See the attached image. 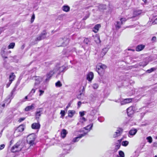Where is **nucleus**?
<instances>
[{"instance_id":"nucleus-1","label":"nucleus","mask_w":157,"mask_h":157,"mask_svg":"<svg viewBox=\"0 0 157 157\" xmlns=\"http://www.w3.org/2000/svg\"><path fill=\"white\" fill-rule=\"evenodd\" d=\"M24 143L21 142H17L11 148V151L13 152H15L21 151L23 148Z\"/></svg>"},{"instance_id":"nucleus-2","label":"nucleus","mask_w":157,"mask_h":157,"mask_svg":"<svg viewBox=\"0 0 157 157\" xmlns=\"http://www.w3.org/2000/svg\"><path fill=\"white\" fill-rule=\"evenodd\" d=\"M107 67L104 64L101 63L98 64L96 67V71L98 74L101 75L103 73L105 70L106 69Z\"/></svg>"},{"instance_id":"nucleus-3","label":"nucleus","mask_w":157,"mask_h":157,"mask_svg":"<svg viewBox=\"0 0 157 157\" xmlns=\"http://www.w3.org/2000/svg\"><path fill=\"white\" fill-rule=\"evenodd\" d=\"M36 136L34 133H32L28 135L27 137V142L30 146L35 144V140Z\"/></svg>"},{"instance_id":"nucleus-4","label":"nucleus","mask_w":157,"mask_h":157,"mask_svg":"<svg viewBox=\"0 0 157 157\" xmlns=\"http://www.w3.org/2000/svg\"><path fill=\"white\" fill-rule=\"evenodd\" d=\"M24 129V126L23 125H20L15 130L14 135L16 137L18 136L21 134V133L23 132Z\"/></svg>"},{"instance_id":"nucleus-5","label":"nucleus","mask_w":157,"mask_h":157,"mask_svg":"<svg viewBox=\"0 0 157 157\" xmlns=\"http://www.w3.org/2000/svg\"><path fill=\"white\" fill-rule=\"evenodd\" d=\"M69 41V39L64 37V38H60L59 40V42L60 44L59 46H65L68 44Z\"/></svg>"},{"instance_id":"nucleus-6","label":"nucleus","mask_w":157,"mask_h":157,"mask_svg":"<svg viewBox=\"0 0 157 157\" xmlns=\"http://www.w3.org/2000/svg\"><path fill=\"white\" fill-rule=\"evenodd\" d=\"M57 69H54L53 70L50 71L46 75V78L45 80V82L48 81L52 77L53 75L56 72Z\"/></svg>"},{"instance_id":"nucleus-7","label":"nucleus","mask_w":157,"mask_h":157,"mask_svg":"<svg viewBox=\"0 0 157 157\" xmlns=\"http://www.w3.org/2000/svg\"><path fill=\"white\" fill-rule=\"evenodd\" d=\"M34 79L35 81L34 83V87L36 88V87L42 82L43 78L40 77L36 76L34 77Z\"/></svg>"},{"instance_id":"nucleus-8","label":"nucleus","mask_w":157,"mask_h":157,"mask_svg":"<svg viewBox=\"0 0 157 157\" xmlns=\"http://www.w3.org/2000/svg\"><path fill=\"white\" fill-rule=\"evenodd\" d=\"M123 130L122 128H117L116 131L113 135L114 138H116L120 136L122 133Z\"/></svg>"},{"instance_id":"nucleus-9","label":"nucleus","mask_w":157,"mask_h":157,"mask_svg":"<svg viewBox=\"0 0 157 157\" xmlns=\"http://www.w3.org/2000/svg\"><path fill=\"white\" fill-rule=\"evenodd\" d=\"M86 133H85L83 134L80 135L74 138L73 139L71 143L73 144L74 143L78 142L80 139L82 138V137L85 136L86 135Z\"/></svg>"},{"instance_id":"nucleus-10","label":"nucleus","mask_w":157,"mask_h":157,"mask_svg":"<svg viewBox=\"0 0 157 157\" xmlns=\"http://www.w3.org/2000/svg\"><path fill=\"white\" fill-rule=\"evenodd\" d=\"M132 101V98H126L123 100L121 102V105H124L131 102Z\"/></svg>"},{"instance_id":"nucleus-11","label":"nucleus","mask_w":157,"mask_h":157,"mask_svg":"<svg viewBox=\"0 0 157 157\" xmlns=\"http://www.w3.org/2000/svg\"><path fill=\"white\" fill-rule=\"evenodd\" d=\"M127 113L128 115L130 116L134 114V111L132 107H130L127 109Z\"/></svg>"},{"instance_id":"nucleus-12","label":"nucleus","mask_w":157,"mask_h":157,"mask_svg":"<svg viewBox=\"0 0 157 157\" xmlns=\"http://www.w3.org/2000/svg\"><path fill=\"white\" fill-rule=\"evenodd\" d=\"M40 126L39 123H34L32 124L31 127L33 129H37L40 128Z\"/></svg>"},{"instance_id":"nucleus-13","label":"nucleus","mask_w":157,"mask_h":157,"mask_svg":"<svg viewBox=\"0 0 157 157\" xmlns=\"http://www.w3.org/2000/svg\"><path fill=\"white\" fill-rule=\"evenodd\" d=\"M94 78V74L92 72H90L87 75V79L89 81H91Z\"/></svg>"},{"instance_id":"nucleus-14","label":"nucleus","mask_w":157,"mask_h":157,"mask_svg":"<svg viewBox=\"0 0 157 157\" xmlns=\"http://www.w3.org/2000/svg\"><path fill=\"white\" fill-rule=\"evenodd\" d=\"M142 10L136 9L134 10L133 12V16L135 17L140 15L142 13Z\"/></svg>"},{"instance_id":"nucleus-15","label":"nucleus","mask_w":157,"mask_h":157,"mask_svg":"<svg viewBox=\"0 0 157 157\" xmlns=\"http://www.w3.org/2000/svg\"><path fill=\"white\" fill-rule=\"evenodd\" d=\"M67 134V132L65 129H63L61 132V136L62 138H64L66 135Z\"/></svg>"},{"instance_id":"nucleus-16","label":"nucleus","mask_w":157,"mask_h":157,"mask_svg":"<svg viewBox=\"0 0 157 157\" xmlns=\"http://www.w3.org/2000/svg\"><path fill=\"white\" fill-rule=\"evenodd\" d=\"M101 27L100 24L96 25L93 29V31L95 33H97L99 30V28Z\"/></svg>"},{"instance_id":"nucleus-17","label":"nucleus","mask_w":157,"mask_h":157,"mask_svg":"<svg viewBox=\"0 0 157 157\" xmlns=\"http://www.w3.org/2000/svg\"><path fill=\"white\" fill-rule=\"evenodd\" d=\"M145 46L143 44H140L138 45L136 48V50L137 51H140L142 50L144 48Z\"/></svg>"},{"instance_id":"nucleus-18","label":"nucleus","mask_w":157,"mask_h":157,"mask_svg":"<svg viewBox=\"0 0 157 157\" xmlns=\"http://www.w3.org/2000/svg\"><path fill=\"white\" fill-rule=\"evenodd\" d=\"M42 110L41 109H37L36 114V117L37 118H39L41 116V113L42 112Z\"/></svg>"},{"instance_id":"nucleus-19","label":"nucleus","mask_w":157,"mask_h":157,"mask_svg":"<svg viewBox=\"0 0 157 157\" xmlns=\"http://www.w3.org/2000/svg\"><path fill=\"white\" fill-rule=\"evenodd\" d=\"M35 104H33L31 105L28 106L25 109V110L26 111H30L32 109H33L34 108Z\"/></svg>"},{"instance_id":"nucleus-20","label":"nucleus","mask_w":157,"mask_h":157,"mask_svg":"<svg viewBox=\"0 0 157 157\" xmlns=\"http://www.w3.org/2000/svg\"><path fill=\"white\" fill-rule=\"evenodd\" d=\"M57 69L56 72L58 71H59V73H60L64 71L65 70L66 67L64 66H62L59 67L58 69L57 68H55Z\"/></svg>"},{"instance_id":"nucleus-21","label":"nucleus","mask_w":157,"mask_h":157,"mask_svg":"<svg viewBox=\"0 0 157 157\" xmlns=\"http://www.w3.org/2000/svg\"><path fill=\"white\" fill-rule=\"evenodd\" d=\"M137 130L136 129L134 128L131 129L129 132V134L131 136L134 135L137 132Z\"/></svg>"},{"instance_id":"nucleus-22","label":"nucleus","mask_w":157,"mask_h":157,"mask_svg":"<svg viewBox=\"0 0 157 157\" xmlns=\"http://www.w3.org/2000/svg\"><path fill=\"white\" fill-rule=\"evenodd\" d=\"M68 113V117H72L75 113V112L74 110H69Z\"/></svg>"},{"instance_id":"nucleus-23","label":"nucleus","mask_w":157,"mask_h":157,"mask_svg":"<svg viewBox=\"0 0 157 157\" xmlns=\"http://www.w3.org/2000/svg\"><path fill=\"white\" fill-rule=\"evenodd\" d=\"M15 77V75L13 73H11L9 76V81L12 82Z\"/></svg>"},{"instance_id":"nucleus-24","label":"nucleus","mask_w":157,"mask_h":157,"mask_svg":"<svg viewBox=\"0 0 157 157\" xmlns=\"http://www.w3.org/2000/svg\"><path fill=\"white\" fill-rule=\"evenodd\" d=\"M63 10L66 12H68L70 10V7L68 6H64L62 7Z\"/></svg>"},{"instance_id":"nucleus-25","label":"nucleus","mask_w":157,"mask_h":157,"mask_svg":"<svg viewBox=\"0 0 157 157\" xmlns=\"http://www.w3.org/2000/svg\"><path fill=\"white\" fill-rule=\"evenodd\" d=\"M12 98H10V97H8L5 100V101H4V102H5L6 105H8L10 103L11 101V99H12Z\"/></svg>"},{"instance_id":"nucleus-26","label":"nucleus","mask_w":157,"mask_h":157,"mask_svg":"<svg viewBox=\"0 0 157 157\" xmlns=\"http://www.w3.org/2000/svg\"><path fill=\"white\" fill-rule=\"evenodd\" d=\"M121 25L120 22L118 21L116 22L115 24L116 29H117L120 28Z\"/></svg>"},{"instance_id":"nucleus-27","label":"nucleus","mask_w":157,"mask_h":157,"mask_svg":"<svg viewBox=\"0 0 157 157\" xmlns=\"http://www.w3.org/2000/svg\"><path fill=\"white\" fill-rule=\"evenodd\" d=\"M122 140V139H120L119 140H118L117 141V143H116V148L117 149H118L120 148L121 144L120 143L121 142V141Z\"/></svg>"},{"instance_id":"nucleus-28","label":"nucleus","mask_w":157,"mask_h":157,"mask_svg":"<svg viewBox=\"0 0 157 157\" xmlns=\"http://www.w3.org/2000/svg\"><path fill=\"white\" fill-rule=\"evenodd\" d=\"M93 126V124H91L88 125H87L86 127L84 128L86 130H88V131H90L91 129V128Z\"/></svg>"},{"instance_id":"nucleus-29","label":"nucleus","mask_w":157,"mask_h":157,"mask_svg":"<svg viewBox=\"0 0 157 157\" xmlns=\"http://www.w3.org/2000/svg\"><path fill=\"white\" fill-rule=\"evenodd\" d=\"M94 40L97 43H99L100 42V38L99 36H95L94 37Z\"/></svg>"},{"instance_id":"nucleus-30","label":"nucleus","mask_w":157,"mask_h":157,"mask_svg":"<svg viewBox=\"0 0 157 157\" xmlns=\"http://www.w3.org/2000/svg\"><path fill=\"white\" fill-rule=\"evenodd\" d=\"M15 44L14 43H10L8 46L9 49L10 48H13L15 46Z\"/></svg>"},{"instance_id":"nucleus-31","label":"nucleus","mask_w":157,"mask_h":157,"mask_svg":"<svg viewBox=\"0 0 157 157\" xmlns=\"http://www.w3.org/2000/svg\"><path fill=\"white\" fill-rule=\"evenodd\" d=\"M46 34L47 33L45 31H43L40 35L44 39L46 38Z\"/></svg>"},{"instance_id":"nucleus-32","label":"nucleus","mask_w":157,"mask_h":157,"mask_svg":"<svg viewBox=\"0 0 157 157\" xmlns=\"http://www.w3.org/2000/svg\"><path fill=\"white\" fill-rule=\"evenodd\" d=\"M56 86L57 87H60L62 86V84L60 81H58L55 84Z\"/></svg>"},{"instance_id":"nucleus-33","label":"nucleus","mask_w":157,"mask_h":157,"mask_svg":"<svg viewBox=\"0 0 157 157\" xmlns=\"http://www.w3.org/2000/svg\"><path fill=\"white\" fill-rule=\"evenodd\" d=\"M128 144V142L127 141H123L122 142V145L124 146H126Z\"/></svg>"},{"instance_id":"nucleus-34","label":"nucleus","mask_w":157,"mask_h":157,"mask_svg":"<svg viewBox=\"0 0 157 157\" xmlns=\"http://www.w3.org/2000/svg\"><path fill=\"white\" fill-rule=\"evenodd\" d=\"M5 50H1V53L2 56L3 57L5 58H7V57L5 56L4 55L5 53Z\"/></svg>"},{"instance_id":"nucleus-35","label":"nucleus","mask_w":157,"mask_h":157,"mask_svg":"<svg viewBox=\"0 0 157 157\" xmlns=\"http://www.w3.org/2000/svg\"><path fill=\"white\" fill-rule=\"evenodd\" d=\"M65 112L64 110H61L60 113V114H61V117L63 118L65 115Z\"/></svg>"},{"instance_id":"nucleus-36","label":"nucleus","mask_w":157,"mask_h":157,"mask_svg":"<svg viewBox=\"0 0 157 157\" xmlns=\"http://www.w3.org/2000/svg\"><path fill=\"white\" fill-rule=\"evenodd\" d=\"M120 21H121V23L122 24H123L127 20L125 18L123 17L120 19Z\"/></svg>"},{"instance_id":"nucleus-37","label":"nucleus","mask_w":157,"mask_h":157,"mask_svg":"<svg viewBox=\"0 0 157 157\" xmlns=\"http://www.w3.org/2000/svg\"><path fill=\"white\" fill-rule=\"evenodd\" d=\"M86 121V119L83 117H81L80 118V122H81L82 123H83L85 121Z\"/></svg>"},{"instance_id":"nucleus-38","label":"nucleus","mask_w":157,"mask_h":157,"mask_svg":"<svg viewBox=\"0 0 157 157\" xmlns=\"http://www.w3.org/2000/svg\"><path fill=\"white\" fill-rule=\"evenodd\" d=\"M119 155L121 157H124V154L123 151H120L119 152Z\"/></svg>"},{"instance_id":"nucleus-39","label":"nucleus","mask_w":157,"mask_h":157,"mask_svg":"<svg viewBox=\"0 0 157 157\" xmlns=\"http://www.w3.org/2000/svg\"><path fill=\"white\" fill-rule=\"evenodd\" d=\"M147 139L148 140V141L150 143L152 142V138L151 136H148L147 138Z\"/></svg>"},{"instance_id":"nucleus-40","label":"nucleus","mask_w":157,"mask_h":157,"mask_svg":"<svg viewBox=\"0 0 157 157\" xmlns=\"http://www.w3.org/2000/svg\"><path fill=\"white\" fill-rule=\"evenodd\" d=\"M67 148H64V150L65 151L66 150H67L66 153H68L69 152V151L70 150V146L69 145H67Z\"/></svg>"},{"instance_id":"nucleus-41","label":"nucleus","mask_w":157,"mask_h":157,"mask_svg":"<svg viewBox=\"0 0 157 157\" xmlns=\"http://www.w3.org/2000/svg\"><path fill=\"white\" fill-rule=\"evenodd\" d=\"M92 87L94 89H96L98 87V85L96 83H94Z\"/></svg>"},{"instance_id":"nucleus-42","label":"nucleus","mask_w":157,"mask_h":157,"mask_svg":"<svg viewBox=\"0 0 157 157\" xmlns=\"http://www.w3.org/2000/svg\"><path fill=\"white\" fill-rule=\"evenodd\" d=\"M44 39L40 35L38 36L36 39V40L40 41Z\"/></svg>"},{"instance_id":"nucleus-43","label":"nucleus","mask_w":157,"mask_h":157,"mask_svg":"<svg viewBox=\"0 0 157 157\" xmlns=\"http://www.w3.org/2000/svg\"><path fill=\"white\" fill-rule=\"evenodd\" d=\"M39 91L40 92L39 95L40 96H42L44 93V91L41 90H39Z\"/></svg>"},{"instance_id":"nucleus-44","label":"nucleus","mask_w":157,"mask_h":157,"mask_svg":"<svg viewBox=\"0 0 157 157\" xmlns=\"http://www.w3.org/2000/svg\"><path fill=\"white\" fill-rule=\"evenodd\" d=\"M85 112L84 111H82V112H80L79 113L80 115V116L81 117H82L83 116L85 115Z\"/></svg>"},{"instance_id":"nucleus-45","label":"nucleus","mask_w":157,"mask_h":157,"mask_svg":"<svg viewBox=\"0 0 157 157\" xmlns=\"http://www.w3.org/2000/svg\"><path fill=\"white\" fill-rule=\"evenodd\" d=\"M154 70V68H152L149 70H147V72L148 73H150L152 72V71H153Z\"/></svg>"},{"instance_id":"nucleus-46","label":"nucleus","mask_w":157,"mask_h":157,"mask_svg":"<svg viewBox=\"0 0 157 157\" xmlns=\"http://www.w3.org/2000/svg\"><path fill=\"white\" fill-rule=\"evenodd\" d=\"M25 117H21L20 118L19 120H18V122L19 123H20L22 121H23L25 119Z\"/></svg>"},{"instance_id":"nucleus-47","label":"nucleus","mask_w":157,"mask_h":157,"mask_svg":"<svg viewBox=\"0 0 157 157\" xmlns=\"http://www.w3.org/2000/svg\"><path fill=\"white\" fill-rule=\"evenodd\" d=\"M84 42L86 44H88L89 42V40L87 38H85L84 40Z\"/></svg>"},{"instance_id":"nucleus-48","label":"nucleus","mask_w":157,"mask_h":157,"mask_svg":"<svg viewBox=\"0 0 157 157\" xmlns=\"http://www.w3.org/2000/svg\"><path fill=\"white\" fill-rule=\"evenodd\" d=\"M5 146V145L4 144H2L0 145V150H1L3 149Z\"/></svg>"},{"instance_id":"nucleus-49","label":"nucleus","mask_w":157,"mask_h":157,"mask_svg":"<svg viewBox=\"0 0 157 157\" xmlns=\"http://www.w3.org/2000/svg\"><path fill=\"white\" fill-rule=\"evenodd\" d=\"M34 19H35V15H34V14H33L32 15V17H31V22H33V21Z\"/></svg>"},{"instance_id":"nucleus-50","label":"nucleus","mask_w":157,"mask_h":157,"mask_svg":"<svg viewBox=\"0 0 157 157\" xmlns=\"http://www.w3.org/2000/svg\"><path fill=\"white\" fill-rule=\"evenodd\" d=\"M35 90H36V89H33L31 92H30V94H33L35 92Z\"/></svg>"},{"instance_id":"nucleus-51","label":"nucleus","mask_w":157,"mask_h":157,"mask_svg":"<svg viewBox=\"0 0 157 157\" xmlns=\"http://www.w3.org/2000/svg\"><path fill=\"white\" fill-rule=\"evenodd\" d=\"M156 37L155 36H153L151 40L153 41V42H154L156 41Z\"/></svg>"},{"instance_id":"nucleus-52","label":"nucleus","mask_w":157,"mask_h":157,"mask_svg":"<svg viewBox=\"0 0 157 157\" xmlns=\"http://www.w3.org/2000/svg\"><path fill=\"white\" fill-rule=\"evenodd\" d=\"M152 24L153 25L155 24H157V18H156L152 22Z\"/></svg>"},{"instance_id":"nucleus-53","label":"nucleus","mask_w":157,"mask_h":157,"mask_svg":"<svg viewBox=\"0 0 157 157\" xmlns=\"http://www.w3.org/2000/svg\"><path fill=\"white\" fill-rule=\"evenodd\" d=\"M12 82H11L9 81V82L6 84V87L7 88L9 87V86H10Z\"/></svg>"},{"instance_id":"nucleus-54","label":"nucleus","mask_w":157,"mask_h":157,"mask_svg":"<svg viewBox=\"0 0 157 157\" xmlns=\"http://www.w3.org/2000/svg\"><path fill=\"white\" fill-rule=\"evenodd\" d=\"M81 104H82V102L80 101H79L78 103V107H80L81 105Z\"/></svg>"},{"instance_id":"nucleus-55","label":"nucleus","mask_w":157,"mask_h":157,"mask_svg":"<svg viewBox=\"0 0 157 157\" xmlns=\"http://www.w3.org/2000/svg\"><path fill=\"white\" fill-rule=\"evenodd\" d=\"M89 17V15H88L85 16L83 19V20H86V19H87Z\"/></svg>"},{"instance_id":"nucleus-56","label":"nucleus","mask_w":157,"mask_h":157,"mask_svg":"<svg viewBox=\"0 0 157 157\" xmlns=\"http://www.w3.org/2000/svg\"><path fill=\"white\" fill-rule=\"evenodd\" d=\"M6 49V46H4L1 49V50H5Z\"/></svg>"},{"instance_id":"nucleus-57","label":"nucleus","mask_w":157,"mask_h":157,"mask_svg":"<svg viewBox=\"0 0 157 157\" xmlns=\"http://www.w3.org/2000/svg\"><path fill=\"white\" fill-rule=\"evenodd\" d=\"M81 94H80V95H79L78 96H77V98H79V99H80V96L81 95Z\"/></svg>"},{"instance_id":"nucleus-58","label":"nucleus","mask_w":157,"mask_h":157,"mask_svg":"<svg viewBox=\"0 0 157 157\" xmlns=\"http://www.w3.org/2000/svg\"><path fill=\"white\" fill-rule=\"evenodd\" d=\"M6 103H5V102H4V104L2 105V107H4V106H5V105H6Z\"/></svg>"},{"instance_id":"nucleus-59","label":"nucleus","mask_w":157,"mask_h":157,"mask_svg":"<svg viewBox=\"0 0 157 157\" xmlns=\"http://www.w3.org/2000/svg\"><path fill=\"white\" fill-rule=\"evenodd\" d=\"M104 51V50L103 49V50L102 51V52H101V54H102V55H104L105 54H104V52H103V51Z\"/></svg>"},{"instance_id":"nucleus-60","label":"nucleus","mask_w":157,"mask_h":157,"mask_svg":"<svg viewBox=\"0 0 157 157\" xmlns=\"http://www.w3.org/2000/svg\"><path fill=\"white\" fill-rule=\"evenodd\" d=\"M70 104H68V105L67 106L66 108H68L69 107V106H70Z\"/></svg>"},{"instance_id":"nucleus-61","label":"nucleus","mask_w":157,"mask_h":157,"mask_svg":"<svg viewBox=\"0 0 157 157\" xmlns=\"http://www.w3.org/2000/svg\"><path fill=\"white\" fill-rule=\"evenodd\" d=\"M143 1L144 2H147V0H143Z\"/></svg>"},{"instance_id":"nucleus-62","label":"nucleus","mask_w":157,"mask_h":157,"mask_svg":"<svg viewBox=\"0 0 157 157\" xmlns=\"http://www.w3.org/2000/svg\"><path fill=\"white\" fill-rule=\"evenodd\" d=\"M24 48V46L22 45V48L23 49Z\"/></svg>"},{"instance_id":"nucleus-63","label":"nucleus","mask_w":157,"mask_h":157,"mask_svg":"<svg viewBox=\"0 0 157 157\" xmlns=\"http://www.w3.org/2000/svg\"><path fill=\"white\" fill-rule=\"evenodd\" d=\"M25 99H27V96H26L25 98Z\"/></svg>"},{"instance_id":"nucleus-64","label":"nucleus","mask_w":157,"mask_h":157,"mask_svg":"<svg viewBox=\"0 0 157 157\" xmlns=\"http://www.w3.org/2000/svg\"><path fill=\"white\" fill-rule=\"evenodd\" d=\"M129 50L132 51H134V50H133V49H130Z\"/></svg>"}]
</instances>
